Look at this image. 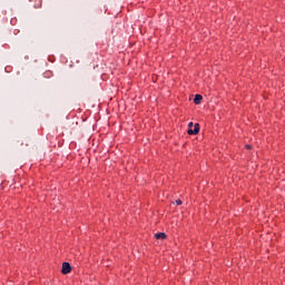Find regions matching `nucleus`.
Instances as JSON below:
<instances>
[{"mask_svg": "<svg viewBox=\"0 0 285 285\" xmlns=\"http://www.w3.org/2000/svg\"><path fill=\"white\" fill-rule=\"evenodd\" d=\"M176 205H177V206H181V199H177V200H176Z\"/></svg>", "mask_w": 285, "mask_h": 285, "instance_id": "nucleus-5", "label": "nucleus"}, {"mask_svg": "<svg viewBox=\"0 0 285 285\" xmlns=\"http://www.w3.org/2000/svg\"><path fill=\"white\" fill-rule=\"evenodd\" d=\"M156 239H166V233L155 234Z\"/></svg>", "mask_w": 285, "mask_h": 285, "instance_id": "nucleus-4", "label": "nucleus"}, {"mask_svg": "<svg viewBox=\"0 0 285 285\" xmlns=\"http://www.w3.org/2000/svg\"><path fill=\"white\" fill-rule=\"evenodd\" d=\"M187 134L188 135H199V124H195L194 129H188Z\"/></svg>", "mask_w": 285, "mask_h": 285, "instance_id": "nucleus-2", "label": "nucleus"}, {"mask_svg": "<svg viewBox=\"0 0 285 285\" xmlns=\"http://www.w3.org/2000/svg\"><path fill=\"white\" fill-rule=\"evenodd\" d=\"M72 271V266H70V263H62V275H68Z\"/></svg>", "mask_w": 285, "mask_h": 285, "instance_id": "nucleus-1", "label": "nucleus"}, {"mask_svg": "<svg viewBox=\"0 0 285 285\" xmlns=\"http://www.w3.org/2000/svg\"><path fill=\"white\" fill-rule=\"evenodd\" d=\"M188 128H189V130H193L191 128H193V122H189L188 124Z\"/></svg>", "mask_w": 285, "mask_h": 285, "instance_id": "nucleus-6", "label": "nucleus"}, {"mask_svg": "<svg viewBox=\"0 0 285 285\" xmlns=\"http://www.w3.org/2000/svg\"><path fill=\"white\" fill-rule=\"evenodd\" d=\"M203 99H204V97L202 95H196L194 98V104H196V106H199V104H202Z\"/></svg>", "mask_w": 285, "mask_h": 285, "instance_id": "nucleus-3", "label": "nucleus"}, {"mask_svg": "<svg viewBox=\"0 0 285 285\" xmlns=\"http://www.w3.org/2000/svg\"><path fill=\"white\" fill-rule=\"evenodd\" d=\"M246 148H247L248 150H250L252 146H250V145H246Z\"/></svg>", "mask_w": 285, "mask_h": 285, "instance_id": "nucleus-7", "label": "nucleus"}]
</instances>
